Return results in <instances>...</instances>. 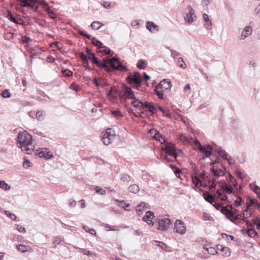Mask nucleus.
Masks as SVG:
<instances>
[{"label": "nucleus", "instance_id": "393cba45", "mask_svg": "<svg viewBox=\"0 0 260 260\" xmlns=\"http://www.w3.org/2000/svg\"><path fill=\"white\" fill-rule=\"evenodd\" d=\"M154 217V213L151 211H148L146 213L145 215L143 217V220L144 221L148 223V221L153 219Z\"/></svg>", "mask_w": 260, "mask_h": 260}, {"label": "nucleus", "instance_id": "dca6fc26", "mask_svg": "<svg viewBox=\"0 0 260 260\" xmlns=\"http://www.w3.org/2000/svg\"><path fill=\"white\" fill-rule=\"evenodd\" d=\"M124 95L128 99H132L134 100H138V98H137L134 93V92L132 91V89L127 86H125L124 90Z\"/></svg>", "mask_w": 260, "mask_h": 260}, {"label": "nucleus", "instance_id": "4d7b16f0", "mask_svg": "<svg viewBox=\"0 0 260 260\" xmlns=\"http://www.w3.org/2000/svg\"><path fill=\"white\" fill-rule=\"evenodd\" d=\"M221 236H222V238H223V239L226 238L227 240H229V238H230V240L232 241H234L235 239V237L233 236L228 235L225 233H222Z\"/></svg>", "mask_w": 260, "mask_h": 260}, {"label": "nucleus", "instance_id": "7c9ffc66", "mask_svg": "<svg viewBox=\"0 0 260 260\" xmlns=\"http://www.w3.org/2000/svg\"><path fill=\"white\" fill-rule=\"evenodd\" d=\"M156 94L157 95L158 98L160 99H164V91L162 89H160L159 87L156 86L154 89Z\"/></svg>", "mask_w": 260, "mask_h": 260}, {"label": "nucleus", "instance_id": "5fc2aeb1", "mask_svg": "<svg viewBox=\"0 0 260 260\" xmlns=\"http://www.w3.org/2000/svg\"><path fill=\"white\" fill-rule=\"evenodd\" d=\"M244 202V200L241 197H238L237 199L235 201V204L236 206L239 207Z\"/></svg>", "mask_w": 260, "mask_h": 260}, {"label": "nucleus", "instance_id": "473e14b6", "mask_svg": "<svg viewBox=\"0 0 260 260\" xmlns=\"http://www.w3.org/2000/svg\"><path fill=\"white\" fill-rule=\"evenodd\" d=\"M157 108L164 115L169 118L171 117V114L169 110H165L162 107L159 106H157Z\"/></svg>", "mask_w": 260, "mask_h": 260}, {"label": "nucleus", "instance_id": "a18cd8bd", "mask_svg": "<svg viewBox=\"0 0 260 260\" xmlns=\"http://www.w3.org/2000/svg\"><path fill=\"white\" fill-rule=\"evenodd\" d=\"M178 66L182 69H185L186 67V65L182 57H179L178 59Z\"/></svg>", "mask_w": 260, "mask_h": 260}, {"label": "nucleus", "instance_id": "c03bdc74", "mask_svg": "<svg viewBox=\"0 0 260 260\" xmlns=\"http://www.w3.org/2000/svg\"><path fill=\"white\" fill-rule=\"evenodd\" d=\"M41 5L42 7L45 10L46 12H48L51 10L50 7L48 6V4L44 1L41 2Z\"/></svg>", "mask_w": 260, "mask_h": 260}, {"label": "nucleus", "instance_id": "4c0bfd02", "mask_svg": "<svg viewBox=\"0 0 260 260\" xmlns=\"http://www.w3.org/2000/svg\"><path fill=\"white\" fill-rule=\"evenodd\" d=\"M208 182L210 184V189L212 190L216 188L217 182L215 179L208 180Z\"/></svg>", "mask_w": 260, "mask_h": 260}, {"label": "nucleus", "instance_id": "20e7f679", "mask_svg": "<svg viewBox=\"0 0 260 260\" xmlns=\"http://www.w3.org/2000/svg\"><path fill=\"white\" fill-rule=\"evenodd\" d=\"M109 86V84L105 79H100L99 77V87L106 88L107 95L113 99H117L121 98V95L119 92L115 89L114 87H110L109 89L106 87Z\"/></svg>", "mask_w": 260, "mask_h": 260}, {"label": "nucleus", "instance_id": "7ed1b4c3", "mask_svg": "<svg viewBox=\"0 0 260 260\" xmlns=\"http://www.w3.org/2000/svg\"><path fill=\"white\" fill-rule=\"evenodd\" d=\"M17 142L19 144V147L23 149L24 147L31 145L32 136L26 131L19 132L17 138Z\"/></svg>", "mask_w": 260, "mask_h": 260}, {"label": "nucleus", "instance_id": "72a5a7b5", "mask_svg": "<svg viewBox=\"0 0 260 260\" xmlns=\"http://www.w3.org/2000/svg\"><path fill=\"white\" fill-rule=\"evenodd\" d=\"M7 18L10 20L12 22L15 23H16V24H18V20L14 16V15H13V14L10 12L9 11L8 13V15H7Z\"/></svg>", "mask_w": 260, "mask_h": 260}, {"label": "nucleus", "instance_id": "423d86ee", "mask_svg": "<svg viewBox=\"0 0 260 260\" xmlns=\"http://www.w3.org/2000/svg\"><path fill=\"white\" fill-rule=\"evenodd\" d=\"M116 136V135L113 129L108 128L105 133L102 134L101 140L104 145H108L112 143L115 139Z\"/></svg>", "mask_w": 260, "mask_h": 260}, {"label": "nucleus", "instance_id": "2f4dec72", "mask_svg": "<svg viewBox=\"0 0 260 260\" xmlns=\"http://www.w3.org/2000/svg\"><path fill=\"white\" fill-rule=\"evenodd\" d=\"M139 103L140 104V106L142 107V109L147 108L148 110L150 108L151 105L153 104L152 103H149L147 101L142 102V101L139 102Z\"/></svg>", "mask_w": 260, "mask_h": 260}, {"label": "nucleus", "instance_id": "f257e3e1", "mask_svg": "<svg viewBox=\"0 0 260 260\" xmlns=\"http://www.w3.org/2000/svg\"><path fill=\"white\" fill-rule=\"evenodd\" d=\"M99 68H102L108 72L112 71H126L127 68L121 63L119 62V59L115 57L110 58L108 56H105L103 59V61L99 58Z\"/></svg>", "mask_w": 260, "mask_h": 260}, {"label": "nucleus", "instance_id": "49530a36", "mask_svg": "<svg viewBox=\"0 0 260 260\" xmlns=\"http://www.w3.org/2000/svg\"><path fill=\"white\" fill-rule=\"evenodd\" d=\"M21 150L22 151L28 154H31L34 151V148H29L28 146H26V147H24V148Z\"/></svg>", "mask_w": 260, "mask_h": 260}, {"label": "nucleus", "instance_id": "bb28decb", "mask_svg": "<svg viewBox=\"0 0 260 260\" xmlns=\"http://www.w3.org/2000/svg\"><path fill=\"white\" fill-rule=\"evenodd\" d=\"M147 62L146 60L143 59H140L137 63V67L140 70H143L147 66Z\"/></svg>", "mask_w": 260, "mask_h": 260}, {"label": "nucleus", "instance_id": "c756f323", "mask_svg": "<svg viewBox=\"0 0 260 260\" xmlns=\"http://www.w3.org/2000/svg\"><path fill=\"white\" fill-rule=\"evenodd\" d=\"M216 194L218 196V198L221 201H226L228 199V196L222 193L220 190H217L216 191Z\"/></svg>", "mask_w": 260, "mask_h": 260}, {"label": "nucleus", "instance_id": "8fccbe9b", "mask_svg": "<svg viewBox=\"0 0 260 260\" xmlns=\"http://www.w3.org/2000/svg\"><path fill=\"white\" fill-rule=\"evenodd\" d=\"M142 204H144L145 205V203L142 202L139 205L137 206L136 207V211L139 215L142 214L143 212V210L141 208Z\"/></svg>", "mask_w": 260, "mask_h": 260}, {"label": "nucleus", "instance_id": "052dcab7", "mask_svg": "<svg viewBox=\"0 0 260 260\" xmlns=\"http://www.w3.org/2000/svg\"><path fill=\"white\" fill-rule=\"evenodd\" d=\"M213 207L216 208L217 210H220L221 211V209L222 208H223L224 206H222L223 203H215L213 204Z\"/></svg>", "mask_w": 260, "mask_h": 260}, {"label": "nucleus", "instance_id": "5701e85b", "mask_svg": "<svg viewBox=\"0 0 260 260\" xmlns=\"http://www.w3.org/2000/svg\"><path fill=\"white\" fill-rule=\"evenodd\" d=\"M146 28L151 32H153L154 29H156L157 31H158V25L151 21L147 22Z\"/></svg>", "mask_w": 260, "mask_h": 260}, {"label": "nucleus", "instance_id": "9d476101", "mask_svg": "<svg viewBox=\"0 0 260 260\" xmlns=\"http://www.w3.org/2000/svg\"><path fill=\"white\" fill-rule=\"evenodd\" d=\"M174 231L177 233L183 235L186 232L184 223L180 220H176L174 224Z\"/></svg>", "mask_w": 260, "mask_h": 260}, {"label": "nucleus", "instance_id": "1a4fd4ad", "mask_svg": "<svg viewBox=\"0 0 260 260\" xmlns=\"http://www.w3.org/2000/svg\"><path fill=\"white\" fill-rule=\"evenodd\" d=\"M113 51L108 47L104 46L102 42L99 40V56L100 55H108L112 56Z\"/></svg>", "mask_w": 260, "mask_h": 260}, {"label": "nucleus", "instance_id": "0eeeda50", "mask_svg": "<svg viewBox=\"0 0 260 260\" xmlns=\"http://www.w3.org/2000/svg\"><path fill=\"white\" fill-rule=\"evenodd\" d=\"M126 81L129 83L135 85L136 88L138 89L141 86L142 79L139 72H136L133 76H129L126 78Z\"/></svg>", "mask_w": 260, "mask_h": 260}, {"label": "nucleus", "instance_id": "de8ad7c7", "mask_svg": "<svg viewBox=\"0 0 260 260\" xmlns=\"http://www.w3.org/2000/svg\"><path fill=\"white\" fill-rule=\"evenodd\" d=\"M83 229L87 232L92 234L96 235V232L93 229H90L86 225L83 226Z\"/></svg>", "mask_w": 260, "mask_h": 260}, {"label": "nucleus", "instance_id": "4be33fe9", "mask_svg": "<svg viewBox=\"0 0 260 260\" xmlns=\"http://www.w3.org/2000/svg\"><path fill=\"white\" fill-rule=\"evenodd\" d=\"M79 57L81 59V60L83 61V66L84 67L88 69L89 70H92V69L88 67V62L87 60V56L86 55H85L84 53L81 52L79 54Z\"/></svg>", "mask_w": 260, "mask_h": 260}, {"label": "nucleus", "instance_id": "c85d7f7f", "mask_svg": "<svg viewBox=\"0 0 260 260\" xmlns=\"http://www.w3.org/2000/svg\"><path fill=\"white\" fill-rule=\"evenodd\" d=\"M218 249H219V247H221V251L224 252L226 256H229L231 254V249L227 247H223L221 245H218L217 246Z\"/></svg>", "mask_w": 260, "mask_h": 260}, {"label": "nucleus", "instance_id": "aec40b11", "mask_svg": "<svg viewBox=\"0 0 260 260\" xmlns=\"http://www.w3.org/2000/svg\"><path fill=\"white\" fill-rule=\"evenodd\" d=\"M86 53L87 56V60L89 59L92 61L93 64H95L98 65V58L95 56V54L92 53L91 50L89 49L88 48H86Z\"/></svg>", "mask_w": 260, "mask_h": 260}, {"label": "nucleus", "instance_id": "4468645a", "mask_svg": "<svg viewBox=\"0 0 260 260\" xmlns=\"http://www.w3.org/2000/svg\"><path fill=\"white\" fill-rule=\"evenodd\" d=\"M186 9L188 10L189 12L184 17V19L188 23L190 24L194 21L193 16L194 17H196L194 15V10L190 6H188Z\"/></svg>", "mask_w": 260, "mask_h": 260}, {"label": "nucleus", "instance_id": "774afa93", "mask_svg": "<svg viewBox=\"0 0 260 260\" xmlns=\"http://www.w3.org/2000/svg\"><path fill=\"white\" fill-rule=\"evenodd\" d=\"M253 190L257 195L260 194V187L258 186L255 185Z\"/></svg>", "mask_w": 260, "mask_h": 260}, {"label": "nucleus", "instance_id": "ddd939ff", "mask_svg": "<svg viewBox=\"0 0 260 260\" xmlns=\"http://www.w3.org/2000/svg\"><path fill=\"white\" fill-rule=\"evenodd\" d=\"M157 86L165 92L167 90H170L172 87V84L170 80L168 79H164L159 82Z\"/></svg>", "mask_w": 260, "mask_h": 260}, {"label": "nucleus", "instance_id": "ea45409f", "mask_svg": "<svg viewBox=\"0 0 260 260\" xmlns=\"http://www.w3.org/2000/svg\"><path fill=\"white\" fill-rule=\"evenodd\" d=\"M141 101L138 99V100H134L132 102L131 104L134 107L138 109L139 110H142V107L140 106V104L139 103V102Z\"/></svg>", "mask_w": 260, "mask_h": 260}, {"label": "nucleus", "instance_id": "69168bd1", "mask_svg": "<svg viewBox=\"0 0 260 260\" xmlns=\"http://www.w3.org/2000/svg\"><path fill=\"white\" fill-rule=\"evenodd\" d=\"M17 248L18 250L22 252H25L26 251V246L21 244L17 246Z\"/></svg>", "mask_w": 260, "mask_h": 260}, {"label": "nucleus", "instance_id": "a878e982", "mask_svg": "<svg viewBox=\"0 0 260 260\" xmlns=\"http://www.w3.org/2000/svg\"><path fill=\"white\" fill-rule=\"evenodd\" d=\"M128 190L130 192H132L133 193H137L140 190V187L138 185L134 184L131 185V186H129L128 187Z\"/></svg>", "mask_w": 260, "mask_h": 260}, {"label": "nucleus", "instance_id": "58836bf2", "mask_svg": "<svg viewBox=\"0 0 260 260\" xmlns=\"http://www.w3.org/2000/svg\"><path fill=\"white\" fill-rule=\"evenodd\" d=\"M203 17L204 18V20L206 23V25L208 26H210L212 25V22L210 20L208 17V15L207 14H204L203 15Z\"/></svg>", "mask_w": 260, "mask_h": 260}, {"label": "nucleus", "instance_id": "a211bd4d", "mask_svg": "<svg viewBox=\"0 0 260 260\" xmlns=\"http://www.w3.org/2000/svg\"><path fill=\"white\" fill-rule=\"evenodd\" d=\"M252 32V28L250 26H246L244 29H243L240 39V40H244L246 38L248 37L249 36H250Z\"/></svg>", "mask_w": 260, "mask_h": 260}, {"label": "nucleus", "instance_id": "bf43d9fd", "mask_svg": "<svg viewBox=\"0 0 260 260\" xmlns=\"http://www.w3.org/2000/svg\"><path fill=\"white\" fill-rule=\"evenodd\" d=\"M115 202L117 203V205L125 209V205L126 204V203L124 201H119L118 200H115Z\"/></svg>", "mask_w": 260, "mask_h": 260}, {"label": "nucleus", "instance_id": "f03ea898", "mask_svg": "<svg viewBox=\"0 0 260 260\" xmlns=\"http://www.w3.org/2000/svg\"><path fill=\"white\" fill-rule=\"evenodd\" d=\"M161 156L166 162L173 161V159L168 157V155L172 156L175 160H176L178 154L173 144L168 142L165 143L164 146H161Z\"/></svg>", "mask_w": 260, "mask_h": 260}, {"label": "nucleus", "instance_id": "37998d69", "mask_svg": "<svg viewBox=\"0 0 260 260\" xmlns=\"http://www.w3.org/2000/svg\"><path fill=\"white\" fill-rule=\"evenodd\" d=\"M1 94L2 96H3L4 98H9L11 95V93L9 92V90H8V89L4 90Z\"/></svg>", "mask_w": 260, "mask_h": 260}, {"label": "nucleus", "instance_id": "603ef678", "mask_svg": "<svg viewBox=\"0 0 260 260\" xmlns=\"http://www.w3.org/2000/svg\"><path fill=\"white\" fill-rule=\"evenodd\" d=\"M170 167L172 168V169H173L175 174L176 175V176L177 177H178V175H179L180 172H181V171L177 167H175V166H173V165H170Z\"/></svg>", "mask_w": 260, "mask_h": 260}, {"label": "nucleus", "instance_id": "6e6d98bb", "mask_svg": "<svg viewBox=\"0 0 260 260\" xmlns=\"http://www.w3.org/2000/svg\"><path fill=\"white\" fill-rule=\"evenodd\" d=\"M36 117L37 119L40 121L43 120L44 118V117L43 115V112L41 111H37L36 113Z\"/></svg>", "mask_w": 260, "mask_h": 260}, {"label": "nucleus", "instance_id": "e2e57ef3", "mask_svg": "<svg viewBox=\"0 0 260 260\" xmlns=\"http://www.w3.org/2000/svg\"><path fill=\"white\" fill-rule=\"evenodd\" d=\"M208 252L210 254H215L217 253L216 249L213 247H210L206 249Z\"/></svg>", "mask_w": 260, "mask_h": 260}, {"label": "nucleus", "instance_id": "338daca9", "mask_svg": "<svg viewBox=\"0 0 260 260\" xmlns=\"http://www.w3.org/2000/svg\"><path fill=\"white\" fill-rule=\"evenodd\" d=\"M63 74L66 77H70L72 76L73 72L70 70L67 69L63 71Z\"/></svg>", "mask_w": 260, "mask_h": 260}, {"label": "nucleus", "instance_id": "b1692460", "mask_svg": "<svg viewBox=\"0 0 260 260\" xmlns=\"http://www.w3.org/2000/svg\"><path fill=\"white\" fill-rule=\"evenodd\" d=\"M153 132L154 133V134L153 137L155 140L160 141V138H161V140H163L164 142H165V139L163 138L162 136L159 133L158 131L156 129H151L150 131V133L152 134H153Z\"/></svg>", "mask_w": 260, "mask_h": 260}, {"label": "nucleus", "instance_id": "680f3d73", "mask_svg": "<svg viewBox=\"0 0 260 260\" xmlns=\"http://www.w3.org/2000/svg\"><path fill=\"white\" fill-rule=\"evenodd\" d=\"M13 37V34L10 32L6 33L4 35V39L7 40H10Z\"/></svg>", "mask_w": 260, "mask_h": 260}, {"label": "nucleus", "instance_id": "39448f33", "mask_svg": "<svg viewBox=\"0 0 260 260\" xmlns=\"http://www.w3.org/2000/svg\"><path fill=\"white\" fill-rule=\"evenodd\" d=\"M157 225L158 226L157 229L161 231L168 230L172 223L169 215H166L164 216L160 217L157 218Z\"/></svg>", "mask_w": 260, "mask_h": 260}, {"label": "nucleus", "instance_id": "2eb2a0df", "mask_svg": "<svg viewBox=\"0 0 260 260\" xmlns=\"http://www.w3.org/2000/svg\"><path fill=\"white\" fill-rule=\"evenodd\" d=\"M38 152L37 153V155H38L40 157L45 158L46 159H50L52 157V155L50 153V152L47 151V148H42V150L39 151L37 150Z\"/></svg>", "mask_w": 260, "mask_h": 260}, {"label": "nucleus", "instance_id": "412c9836", "mask_svg": "<svg viewBox=\"0 0 260 260\" xmlns=\"http://www.w3.org/2000/svg\"><path fill=\"white\" fill-rule=\"evenodd\" d=\"M204 198L206 202L212 204L215 202L214 196L207 191L204 193Z\"/></svg>", "mask_w": 260, "mask_h": 260}, {"label": "nucleus", "instance_id": "6e6552de", "mask_svg": "<svg viewBox=\"0 0 260 260\" xmlns=\"http://www.w3.org/2000/svg\"><path fill=\"white\" fill-rule=\"evenodd\" d=\"M21 7H29L33 11H37L38 8L37 0H18Z\"/></svg>", "mask_w": 260, "mask_h": 260}, {"label": "nucleus", "instance_id": "13d9d810", "mask_svg": "<svg viewBox=\"0 0 260 260\" xmlns=\"http://www.w3.org/2000/svg\"><path fill=\"white\" fill-rule=\"evenodd\" d=\"M179 138L180 140L184 143H188L189 142L188 138L182 134H180Z\"/></svg>", "mask_w": 260, "mask_h": 260}, {"label": "nucleus", "instance_id": "864d4df0", "mask_svg": "<svg viewBox=\"0 0 260 260\" xmlns=\"http://www.w3.org/2000/svg\"><path fill=\"white\" fill-rule=\"evenodd\" d=\"M154 243L157 246L160 247L162 249H165L167 247L166 245L162 242L154 241Z\"/></svg>", "mask_w": 260, "mask_h": 260}, {"label": "nucleus", "instance_id": "a19ab883", "mask_svg": "<svg viewBox=\"0 0 260 260\" xmlns=\"http://www.w3.org/2000/svg\"><path fill=\"white\" fill-rule=\"evenodd\" d=\"M120 179L123 182H128L131 180V177L126 174H123L121 175Z\"/></svg>", "mask_w": 260, "mask_h": 260}, {"label": "nucleus", "instance_id": "f3484780", "mask_svg": "<svg viewBox=\"0 0 260 260\" xmlns=\"http://www.w3.org/2000/svg\"><path fill=\"white\" fill-rule=\"evenodd\" d=\"M200 152L204 153L206 157H209L212 154V147L210 145H204Z\"/></svg>", "mask_w": 260, "mask_h": 260}, {"label": "nucleus", "instance_id": "09e8293b", "mask_svg": "<svg viewBox=\"0 0 260 260\" xmlns=\"http://www.w3.org/2000/svg\"><path fill=\"white\" fill-rule=\"evenodd\" d=\"M252 222L256 225L257 230H260V219L256 217L252 220Z\"/></svg>", "mask_w": 260, "mask_h": 260}, {"label": "nucleus", "instance_id": "f8f14e48", "mask_svg": "<svg viewBox=\"0 0 260 260\" xmlns=\"http://www.w3.org/2000/svg\"><path fill=\"white\" fill-rule=\"evenodd\" d=\"M221 213L224 214L227 219H230L231 222L234 223L235 216H236L235 211L229 209L228 206H225L222 208Z\"/></svg>", "mask_w": 260, "mask_h": 260}, {"label": "nucleus", "instance_id": "6ab92c4d", "mask_svg": "<svg viewBox=\"0 0 260 260\" xmlns=\"http://www.w3.org/2000/svg\"><path fill=\"white\" fill-rule=\"evenodd\" d=\"M218 153L220 156H221L223 159L226 160L230 165H231V159L232 157L225 152V151L222 149L221 147L218 149Z\"/></svg>", "mask_w": 260, "mask_h": 260}, {"label": "nucleus", "instance_id": "79ce46f5", "mask_svg": "<svg viewBox=\"0 0 260 260\" xmlns=\"http://www.w3.org/2000/svg\"><path fill=\"white\" fill-rule=\"evenodd\" d=\"M248 235L250 237H254L255 236L257 235V233L255 231V229L253 228L249 229V231H248Z\"/></svg>", "mask_w": 260, "mask_h": 260}, {"label": "nucleus", "instance_id": "cd10ccee", "mask_svg": "<svg viewBox=\"0 0 260 260\" xmlns=\"http://www.w3.org/2000/svg\"><path fill=\"white\" fill-rule=\"evenodd\" d=\"M191 179L193 183L196 186H198L199 185L200 186L203 185L202 181L197 176H192Z\"/></svg>", "mask_w": 260, "mask_h": 260}, {"label": "nucleus", "instance_id": "e433bc0d", "mask_svg": "<svg viewBox=\"0 0 260 260\" xmlns=\"http://www.w3.org/2000/svg\"><path fill=\"white\" fill-rule=\"evenodd\" d=\"M21 42L23 44H30L32 42V40L28 37L26 36H21Z\"/></svg>", "mask_w": 260, "mask_h": 260}, {"label": "nucleus", "instance_id": "c9c22d12", "mask_svg": "<svg viewBox=\"0 0 260 260\" xmlns=\"http://www.w3.org/2000/svg\"><path fill=\"white\" fill-rule=\"evenodd\" d=\"M62 242H63V240L61 238L57 237L55 238L52 244L53 247H55L57 245L62 244Z\"/></svg>", "mask_w": 260, "mask_h": 260}, {"label": "nucleus", "instance_id": "f704fd0d", "mask_svg": "<svg viewBox=\"0 0 260 260\" xmlns=\"http://www.w3.org/2000/svg\"><path fill=\"white\" fill-rule=\"evenodd\" d=\"M0 188L5 190L10 189V186L4 180L0 181Z\"/></svg>", "mask_w": 260, "mask_h": 260}, {"label": "nucleus", "instance_id": "3c124183", "mask_svg": "<svg viewBox=\"0 0 260 260\" xmlns=\"http://www.w3.org/2000/svg\"><path fill=\"white\" fill-rule=\"evenodd\" d=\"M148 111L149 112L150 114H149V116H151L153 114L156 113L157 112V108H156V106H154L153 105V104H152L150 107V108H149Z\"/></svg>", "mask_w": 260, "mask_h": 260}, {"label": "nucleus", "instance_id": "0e129e2a", "mask_svg": "<svg viewBox=\"0 0 260 260\" xmlns=\"http://www.w3.org/2000/svg\"><path fill=\"white\" fill-rule=\"evenodd\" d=\"M111 112L112 115L115 116L122 117L123 116L122 113L118 110L112 111Z\"/></svg>", "mask_w": 260, "mask_h": 260}, {"label": "nucleus", "instance_id": "9b49d317", "mask_svg": "<svg viewBox=\"0 0 260 260\" xmlns=\"http://www.w3.org/2000/svg\"><path fill=\"white\" fill-rule=\"evenodd\" d=\"M211 175L213 177V179L216 180L220 176L224 175V172L221 169L219 168L217 166H213L210 168Z\"/></svg>", "mask_w": 260, "mask_h": 260}]
</instances>
